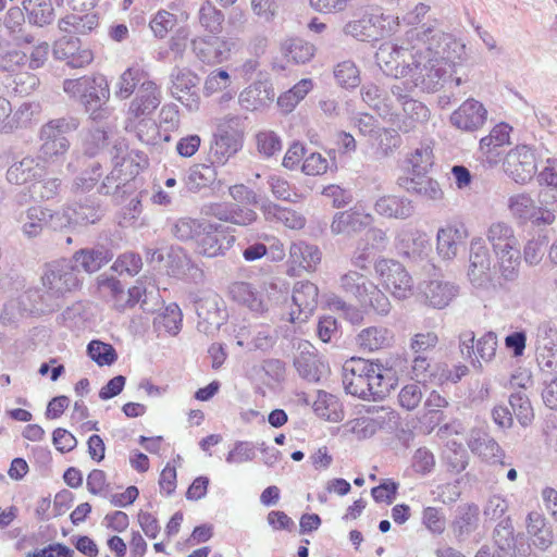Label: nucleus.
Segmentation results:
<instances>
[{"instance_id": "obj_6", "label": "nucleus", "mask_w": 557, "mask_h": 557, "mask_svg": "<svg viewBox=\"0 0 557 557\" xmlns=\"http://www.w3.org/2000/svg\"><path fill=\"white\" fill-rule=\"evenodd\" d=\"M197 330L214 335L228 319L225 301L216 294H209L196 301Z\"/></svg>"}, {"instance_id": "obj_46", "label": "nucleus", "mask_w": 557, "mask_h": 557, "mask_svg": "<svg viewBox=\"0 0 557 557\" xmlns=\"http://www.w3.org/2000/svg\"><path fill=\"white\" fill-rule=\"evenodd\" d=\"M87 355L98 366H111L117 360V352L111 344L92 339L87 345Z\"/></svg>"}, {"instance_id": "obj_50", "label": "nucleus", "mask_w": 557, "mask_h": 557, "mask_svg": "<svg viewBox=\"0 0 557 557\" xmlns=\"http://www.w3.org/2000/svg\"><path fill=\"white\" fill-rule=\"evenodd\" d=\"M509 209L516 218L522 221L532 220L540 210L528 194H519L510 197Z\"/></svg>"}, {"instance_id": "obj_17", "label": "nucleus", "mask_w": 557, "mask_h": 557, "mask_svg": "<svg viewBox=\"0 0 557 557\" xmlns=\"http://www.w3.org/2000/svg\"><path fill=\"white\" fill-rule=\"evenodd\" d=\"M46 176V168L39 159L27 156L9 166L5 173L8 183L27 186Z\"/></svg>"}, {"instance_id": "obj_36", "label": "nucleus", "mask_w": 557, "mask_h": 557, "mask_svg": "<svg viewBox=\"0 0 557 557\" xmlns=\"http://www.w3.org/2000/svg\"><path fill=\"white\" fill-rule=\"evenodd\" d=\"M315 48L301 38H290L282 44V52L288 61L305 64L314 55Z\"/></svg>"}, {"instance_id": "obj_31", "label": "nucleus", "mask_w": 557, "mask_h": 557, "mask_svg": "<svg viewBox=\"0 0 557 557\" xmlns=\"http://www.w3.org/2000/svg\"><path fill=\"white\" fill-rule=\"evenodd\" d=\"M27 21L24 7L12 5L8 9L3 22L4 28L9 36L25 44H33L35 37L25 32V23Z\"/></svg>"}, {"instance_id": "obj_13", "label": "nucleus", "mask_w": 557, "mask_h": 557, "mask_svg": "<svg viewBox=\"0 0 557 557\" xmlns=\"http://www.w3.org/2000/svg\"><path fill=\"white\" fill-rule=\"evenodd\" d=\"M374 221L371 213L360 206L351 207L334 214L331 223V232L334 235H357L369 228Z\"/></svg>"}, {"instance_id": "obj_8", "label": "nucleus", "mask_w": 557, "mask_h": 557, "mask_svg": "<svg viewBox=\"0 0 557 557\" xmlns=\"http://www.w3.org/2000/svg\"><path fill=\"white\" fill-rule=\"evenodd\" d=\"M505 173L518 184L530 182L537 168L533 150L527 145H519L511 149L504 158Z\"/></svg>"}, {"instance_id": "obj_45", "label": "nucleus", "mask_w": 557, "mask_h": 557, "mask_svg": "<svg viewBox=\"0 0 557 557\" xmlns=\"http://www.w3.org/2000/svg\"><path fill=\"white\" fill-rule=\"evenodd\" d=\"M487 239L492 244L495 253H499L504 248L516 244L512 228L504 222L493 223L490 226Z\"/></svg>"}, {"instance_id": "obj_23", "label": "nucleus", "mask_w": 557, "mask_h": 557, "mask_svg": "<svg viewBox=\"0 0 557 557\" xmlns=\"http://www.w3.org/2000/svg\"><path fill=\"white\" fill-rule=\"evenodd\" d=\"M228 296L237 304L247 307L251 312L263 313L268 310L264 295L252 284L234 282L228 286Z\"/></svg>"}, {"instance_id": "obj_37", "label": "nucleus", "mask_w": 557, "mask_h": 557, "mask_svg": "<svg viewBox=\"0 0 557 557\" xmlns=\"http://www.w3.org/2000/svg\"><path fill=\"white\" fill-rule=\"evenodd\" d=\"M243 147V141L227 135L214 134V143L211 145L210 153L213 162L224 164L231 157L236 154Z\"/></svg>"}, {"instance_id": "obj_63", "label": "nucleus", "mask_w": 557, "mask_h": 557, "mask_svg": "<svg viewBox=\"0 0 557 557\" xmlns=\"http://www.w3.org/2000/svg\"><path fill=\"white\" fill-rule=\"evenodd\" d=\"M399 483L393 479H384L377 486L371 488V495L376 503L392 504L398 494Z\"/></svg>"}, {"instance_id": "obj_2", "label": "nucleus", "mask_w": 557, "mask_h": 557, "mask_svg": "<svg viewBox=\"0 0 557 557\" xmlns=\"http://www.w3.org/2000/svg\"><path fill=\"white\" fill-rule=\"evenodd\" d=\"M401 57L403 67L397 71L400 76H410L414 87L423 91L434 92L443 87L447 77L445 67L430 51L423 49L397 50Z\"/></svg>"}, {"instance_id": "obj_54", "label": "nucleus", "mask_w": 557, "mask_h": 557, "mask_svg": "<svg viewBox=\"0 0 557 557\" xmlns=\"http://www.w3.org/2000/svg\"><path fill=\"white\" fill-rule=\"evenodd\" d=\"M201 227V221L191 218H181L172 224L171 234L181 242L197 240Z\"/></svg>"}, {"instance_id": "obj_53", "label": "nucleus", "mask_w": 557, "mask_h": 557, "mask_svg": "<svg viewBox=\"0 0 557 557\" xmlns=\"http://www.w3.org/2000/svg\"><path fill=\"white\" fill-rule=\"evenodd\" d=\"M509 404L513 414L522 426H527L532 422L534 418L533 408L529 397L524 393H512L509 396Z\"/></svg>"}, {"instance_id": "obj_30", "label": "nucleus", "mask_w": 557, "mask_h": 557, "mask_svg": "<svg viewBox=\"0 0 557 557\" xmlns=\"http://www.w3.org/2000/svg\"><path fill=\"white\" fill-rule=\"evenodd\" d=\"M321 251L317 245L304 240L293 243L289 249L290 262L299 268L313 271L321 261Z\"/></svg>"}, {"instance_id": "obj_27", "label": "nucleus", "mask_w": 557, "mask_h": 557, "mask_svg": "<svg viewBox=\"0 0 557 557\" xmlns=\"http://www.w3.org/2000/svg\"><path fill=\"white\" fill-rule=\"evenodd\" d=\"M374 210L377 214L388 219L406 220L414 213V206L406 197L386 195L375 201Z\"/></svg>"}, {"instance_id": "obj_22", "label": "nucleus", "mask_w": 557, "mask_h": 557, "mask_svg": "<svg viewBox=\"0 0 557 557\" xmlns=\"http://www.w3.org/2000/svg\"><path fill=\"white\" fill-rule=\"evenodd\" d=\"M511 127L507 123H499L492 128L490 134L480 140V151L484 156V162L494 166L502 157L499 148L509 144Z\"/></svg>"}, {"instance_id": "obj_51", "label": "nucleus", "mask_w": 557, "mask_h": 557, "mask_svg": "<svg viewBox=\"0 0 557 557\" xmlns=\"http://www.w3.org/2000/svg\"><path fill=\"white\" fill-rule=\"evenodd\" d=\"M268 186L277 200L295 203L301 198L297 188L292 186L287 180L280 175H270L268 178Z\"/></svg>"}, {"instance_id": "obj_42", "label": "nucleus", "mask_w": 557, "mask_h": 557, "mask_svg": "<svg viewBox=\"0 0 557 557\" xmlns=\"http://www.w3.org/2000/svg\"><path fill=\"white\" fill-rule=\"evenodd\" d=\"M147 77L148 74L139 66L128 67L119 78L115 96L120 99L128 98Z\"/></svg>"}, {"instance_id": "obj_38", "label": "nucleus", "mask_w": 557, "mask_h": 557, "mask_svg": "<svg viewBox=\"0 0 557 557\" xmlns=\"http://www.w3.org/2000/svg\"><path fill=\"white\" fill-rule=\"evenodd\" d=\"M183 314L177 304L172 302L165 307L164 312L153 319V327L157 332L164 331L171 335H177L182 329Z\"/></svg>"}, {"instance_id": "obj_40", "label": "nucleus", "mask_w": 557, "mask_h": 557, "mask_svg": "<svg viewBox=\"0 0 557 557\" xmlns=\"http://www.w3.org/2000/svg\"><path fill=\"white\" fill-rule=\"evenodd\" d=\"M369 285H373V283L356 271H349L341 277L342 288L346 293L354 295L361 304L367 302V295L370 290Z\"/></svg>"}, {"instance_id": "obj_3", "label": "nucleus", "mask_w": 557, "mask_h": 557, "mask_svg": "<svg viewBox=\"0 0 557 557\" xmlns=\"http://www.w3.org/2000/svg\"><path fill=\"white\" fill-rule=\"evenodd\" d=\"M79 124V119L74 115L52 119L42 124L38 134L40 158L46 162H54L64 156L70 149L66 135L75 132Z\"/></svg>"}, {"instance_id": "obj_14", "label": "nucleus", "mask_w": 557, "mask_h": 557, "mask_svg": "<svg viewBox=\"0 0 557 557\" xmlns=\"http://www.w3.org/2000/svg\"><path fill=\"white\" fill-rule=\"evenodd\" d=\"M300 352L294 359V367L299 376L310 383H319L329 374V363L324 361L317 349L310 344L299 345Z\"/></svg>"}, {"instance_id": "obj_24", "label": "nucleus", "mask_w": 557, "mask_h": 557, "mask_svg": "<svg viewBox=\"0 0 557 557\" xmlns=\"http://www.w3.org/2000/svg\"><path fill=\"white\" fill-rule=\"evenodd\" d=\"M275 97L274 88L269 79H258L245 88L239 95V102L247 110H258L270 104Z\"/></svg>"}, {"instance_id": "obj_44", "label": "nucleus", "mask_w": 557, "mask_h": 557, "mask_svg": "<svg viewBox=\"0 0 557 557\" xmlns=\"http://www.w3.org/2000/svg\"><path fill=\"white\" fill-rule=\"evenodd\" d=\"M312 88L311 79L304 78L277 98V106L285 113L290 112Z\"/></svg>"}, {"instance_id": "obj_19", "label": "nucleus", "mask_w": 557, "mask_h": 557, "mask_svg": "<svg viewBox=\"0 0 557 557\" xmlns=\"http://www.w3.org/2000/svg\"><path fill=\"white\" fill-rule=\"evenodd\" d=\"M486 117L487 110L484 106L474 99H468L453 112L450 122L457 128L473 132L484 125Z\"/></svg>"}, {"instance_id": "obj_9", "label": "nucleus", "mask_w": 557, "mask_h": 557, "mask_svg": "<svg viewBox=\"0 0 557 557\" xmlns=\"http://www.w3.org/2000/svg\"><path fill=\"white\" fill-rule=\"evenodd\" d=\"M375 271L384 286L398 299L406 298L412 289V278L405 267L395 260L381 259L375 262Z\"/></svg>"}, {"instance_id": "obj_28", "label": "nucleus", "mask_w": 557, "mask_h": 557, "mask_svg": "<svg viewBox=\"0 0 557 557\" xmlns=\"http://www.w3.org/2000/svg\"><path fill=\"white\" fill-rule=\"evenodd\" d=\"M458 286L446 281L433 280L426 283L423 295L429 306L443 309L457 296Z\"/></svg>"}, {"instance_id": "obj_33", "label": "nucleus", "mask_w": 557, "mask_h": 557, "mask_svg": "<svg viewBox=\"0 0 557 557\" xmlns=\"http://www.w3.org/2000/svg\"><path fill=\"white\" fill-rule=\"evenodd\" d=\"M216 173L211 165L196 164L189 169L183 178L184 189L181 191L198 193L214 184Z\"/></svg>"}, {"instance_id": "obj_64", "label": "nucleus", "mask_w": 557, "mask_h": 557, "mask_svg": "<svg viewBox=\"0 0 557 557\" xmlns=\"http://www.w3.org/2000/svg\"><path fill=\"white\" fill-rule=\"evenodd\" d=\"M413 471L420 475H428L434 470L435 457L426 447L418 448L411 460Z\"/></svg>"}, {"instance_id": "obj_52", "label": "nucleus", "mask_w": 557, "mask_h": 557, "mask_svg": "<svg viewBox=\"0 0 557 557\" xmlns=\"http://www.w3.org/2000/svg\"><path fill=\"white\" fill-rule=\"evenodd\" d=\"M493 539L498 548L504 552L515 549L518 545H523V536L520 533L515 535L512 524H496Z\"/></svg>"}, {"instance_id": "obj_55", "label": "nucleus", "mask_w": 557, "mask_h": 557, "mask_svg": "<svg viewBox=\"0 0 557 557\" xmlns=\"http://www.w3.org/2000/svg\"><path fill=\"white\" fill-rule=\"evenodd\" d=\"M334 77L338 85L349 89L359 86L360 72L352 61H343L335 66Z\"/></svg>"}, {"instance_id": "obj_18", "label": "nucleus", "mask_w": 557, "mask_h": 557, "mask_svg": "<svg viewBox=\"0 0 557 557\" xmlns=\"http://www.w3.org/2000/svg\"><path fill=\"white\" fill-rule=\"evenodd\" d=\"M383 20V14H381V16L376 14H364L358 20L347 23L344 27V32L346 35H350L360 41H377L387 33L384 25H382Z\"/></svg>"}, {"instance_id": "obj_61", "label": "nucleus", "mask_w": 557, "mask_h": 557, "mask_svg": "<svg viewBox=\"0 0 557 557\" xmlns=\"http://www.w3.org/2000/svg\"><path fill=\"white\" fill-rule=\"evenodd\" d=\"M445 459L448 470L456 474L462 472L469 465V455L467 450L457 442H451L449 451Z\"/></svg>"}, {"instance_id": "obj_16", "label": "nucleus", "mask_w": 557, "mask_h": 557, "mask_svg": "<svg viewBox=\"0 0 557 557\" xmlns=\"http://www.w3.org/2000/svg\"><path fill=\"white\" fill-rule=\"evenodd\" d=\"M21 305L30 313L46 314L59 310L63 306V298L57 292L46 287L34 288L24 293Z\"/></svg>"}, {"instance_id": "obj_32", "label": "nucleus", "mask_w": 557, "mask_h": 557, "mask_svg": "<svg viewBox=\"0 0 557 557\" xmlns=\"http://www.w3.org/2000/svg\"><path fill=\"white\" fill-rule=\"evenodd\" d=\"M166 273L175 278H183L193 269H196L194 262L186 250L180 246H171L165 251Z\"/></svg>"}, {"instance_id": "obj_57", "label": "nucleus", "mask_w": 557, "mask_h": 557, "mask_svg": "<svg viewBox=\"0 0 557 557\" xmlns=\"http://www.w3.org/2000/svg\"><path fill=\"white\" fill-rule=\"evenodd\" d=\"M397 50H413L416 51V47H412L411 49L405 48L395 44H385L382 45L379 49V52L376 53L377 61L384 62L385 65L389 69L391 72L395 70L394 75L397 76L399 73L397 71H400L403 67L401 63V57H397L396 53Z\"/></svg>"}, {"instance_id": "obj_20", "label": "nucleus", "mask_w": 557, "mask_h": 557, "mask_svg": "<svg viewBox=\"0 0 557 557\" xmlns=\"http://www.w3.org/2000/svg\"><path fill=\"white\" fill-rule=\"evenodd\" d=\"M54 219L61 221V214L58 212L53 213L47 208L32 206L28 207L25 212H21L17 221L22 223L21 230L23 235L32 239L41 235L49 221H53Z\"/></svg>"}, {"instance_id": "obj_43", "label": "nucleus", "mask_w": 557, "mask_h": 557, "mask_svg": "<svg viewBox=\"0 0 557 557\" xmlns=\"http://www.w3.org/2000/svg\"><path fill=\"white\" fill-rule=\"evenodd\" d=\"M172 87H171V94L173 97H175L178 101L184 103L183 97L180 96L181 92H186L190 97L195 95V92L191 91L193 88L197 86L199 83V77L194 74L189 70H181V69H174L172 74Z\"/></svg>"}, {"instance_id": "obj_25", "label": "nucleus", "mask_w": 557, "mask_h": 557, "mask_svg": "<svg viewBox=\"0 0 557 557\" xmlns=\"http://www.w3.org/2000/svg\"><path fill=\"white\" fill-rule=\"evenodd\" d=\"M193 49L199 60L208 64L221 63L230 53L228 44L218 36L193 40Z\"/></svg>"}, {"instance_id": "obj_1", "label": "nucleus", "mask_w": 557, "mask_h": 557, "mask_svg": "<svg viewBox=\"0 0 557 557\" xmlns=\"http://www.w3.org/2000/svg\"><path fill=\"white\" fill-rule=\"evenodd\" d=\"M63 90L78 101L92 121L101 122L109 117L110 87L103 75L67 78L63 82Z\"/></svg>"}, {"instance_id": "obj_47", "label": "nucleus", "mask_w": 557, "mask_h": 557, "mask_svg": "<svg viewBox=\"0 0 557 557\" xmlns=\"http://www.w3.org/2000/svg\"><path fill=\"white\" fill-rule=\"evenodd\" d=\"M499 259L502 275L507 281H512L518 275L517 267L520 263V250L515 245L508 246L496 253Z\"/></svg>"}, {"instance_id": "obj_34", "label": "nucleus", "mask_w": 557, "mask_h": 557, "mask_svg": "<svg viewBox=\"0 0 557 557\" xmlns=\"http://www.w3.org/2000/svg\"><path fill=\"white\" fill-rule=\"evenodd\" d=\"M313 410L318 417L330 422H339L344 419V410L339 399L325 391L318 392Z\"/></svg>"}, {"instance_id": "obj_11", "label": "nucleus", "mask_w": 557, "mask_h": 557, "mask_svg": "<svg viewBox=\"0 0 557 557\" xmlns=\"http://www.w3.org/2000/svg\"><path fill=\"white\" fill-rule=\"evenodd\" d=\"M103 214L104 210L98 197L76 195L72 205L61 214V220L65 219L69 224L86 226L100 221Z\"/></svg>"}, {"instance_id": "obj_26", "label": "nucleus", "mask_w": 557, "mask_h": 557, "mask_svg": "<svg viewBox=\"0 0 557 557\" xmlns=\"http://www.w3.org/2000/svg\"><path fill=\"white\" fill-rule=\"evenodd\" d=\"M160 104V91L148 77L138 88L137 95L131 102L129 112L135 116L151 114Z\"/></svg>"}, {"instance_id": "obj_48", "label": "nucleus", "mask_w": 557, "mask_h": 557, "mask_svg": "<svg viewBox=\"0 0 557 557\" xmlns=\"http://www.w3.org/2000/svg\"><path fill=\"white\" fill-rule=\"evenodd\" d=\"M389 332L384 327L371 326L364 329L358 335V341L361 347L370 351L377 350L389 342Z\"/></svg>"}, {"instance_id": "obj_4", "label": "nucleus", "mask_w": 557, "mask_h": 557, "mask_svg": "<svg viewBox=\"0 0 557 557\" xmlns=\"http://www.w3.org/2000/svg\"><path fill=\"white\" fill-rule=\"evenodd\" d=\"M83 280L71 258L48 263L41 277L44 287L57 292L63 299L67 293L81 288Z\"/></svg>"}, {"instance_id": "obj_12", "label": "nucleus", "mask_w": 557, "mask_h": 557, "mask_svg": "<svg viewBox=\"0 0 557 557\" xmlns=\"http://www.w3.org/2000/svg\"><path fill=\"white\" fill-rule=\"evenodd\" d=\"M115 256L112 242L97 243L90 247L76 250L71 260L75 268L87 274L98 272L108 264Z\"/></svg>"}, {"instance_id": "obj_21", "label": "nucleus", "mask_w": 557, "mask_h": 557, "mask_svg": "<svg viewBox=\"0 0 557 557\" xmlns=\"http://www.w3.org/2000/svg\"><path fill=\"white\" fill-rule=\"evenodd\" d=\"M470 450L490 463H503L504 451L499 444L486 432L474 429L468 441Z\"/></svg>"}, {"instance_id": "obj_15", "label": "nucleus", "mask_w": 557, "mask_h": 557, "mask_svg": "<svg viewBox=\"0 0 557 557\" xmlns=\"http://www.w3.org/2000/svg\"><path fill=\"white\" fill-rule=\"evenodd\" d=\"M429 172H409V175L398 176L396 184L407 193L422 196L430 200L443 198V190L437 181L428 176Z\"/></svg>"}, {"instance_id": "obj_39", "label": "nucleus", "mask_w": 557, "mask_h": 557, "mask_svg": "<svg viewBox=\"0 0 557 557\" xmlns=\"http://www.w3.org/2000/svg\"><path fill=\"white\" fill-rule=\"evenodd\" d=\"M102 166L99 161H92L77 175L73 182L72 190L75 195H85L94 189L102 176Z\"/></svg>"}, {"instance_id": "obj_60", "label": "nucleus", "mask_w": 557, "mask_h": 557, "mask_svg": "<svg viewBox=\"0 0 557 557\" xmlns=\"http://www.w3.org/2000/svg\"><path fill=\"white\" fill-rule=\"evenodd\" d=\"M383 371V367L379 364V370L370 374V379L368 380L371 398L374 400L386 397L393 387L392 379L386 377Z\"/></svg>"}, {"instance_id": "obj_35", "label": "nucleus", "mask_w": 557, "mask_h": 557, "mask_svg": "<svg viewBox=\"0 0 557 557\" xmlns=\"http://www.w3.org/2000/svg\"><path fill=\"white\" fill-rule=\"evenodd\" d=\"M319 289L309 281L297 282L293 290V302L302 312L311 313L318 305Z\"/></svg>"}, {"instance_id": "obj_59", "label": "nucleus", "mask_w": 557, "mask_h": 557, "mask_svg": "<svg viewBox=\"0 0 557 557\" xmlns=\"http://www.w3.org/2000/svg\"><path fill=\"white\" fill-rule=\"evenodd\" d=\"M408 162L411 165L410 172H429L434 164L431 146L421 145L410 154Z\"/></svg>"}, {"instance_id": "obj_49", "label": "nucleus", "mask_w": 557, "mask_h": 557, "mask_svg": "<svg viewBox=\"0 0 557 557\" xmlns=\"http://www.w3.org/2000/svg\"><path fill=\"white\" fill-rule=\"evenodd\" d=\"M156 294V306L160 305V295L159 290H150L148 292L143 285H135L127 290V299L124 305H121V309H125L126 307H134L135 305L140 302V307L146 312H153L156 310L154 307L149 306L148 298Z\"/></svg>"}, {"instance_id": "obj_56", "label": "nucleus", "mask_w": 557, "mask_h": 557, "mask_svg": "<svg viewBox=\"0 0 557 557\" xmlns=\"http://www.w3.org/2000/svg\"><path fill=\"white\" fill-rule=\"evenodd\" d=\"M343 384L347 394L358 396L361 399L368 400L371 398L369 379L361 377L350 372L347 366L344 367Z\"/></svg>"}, {"instance_id": "obj_58", "label": "nucleus", "mask_w": 557, "mask_h": 557, "mask_svg": "<svg viewBox=\"0 0 557 557\" xmlns=\"http://www.w3.org/2000/svg\"><path fill=\"white\" fill-rule=\"evenodd\" d=\"M257 149L264 158H271L282 150L281 137L273 131H262L256 135Z\"/></svg>"}, {"instance_id": "obj_10", "label": "nucleus", "mask_w": 557, "mask_h": 557, "mask_svg": "<svg viewBox=\"0 0 557 557\" xmlns=\"http://www.w3.org/2000/svg\"><path fill=\"white\" fill-rule=\"evenodd\" d=\"M468 277L473 287L488 289L493 285L491 258L482 238H474L470 245Z\"/></svg>"}, {"instance_id": "obj_41", "label": "nucleus", "mask_w": 557, "mask_h": 557, "mask_svg": "<svg viewBox=\"0 0 557 557\" xmlns=\"http://www.w3.org/2000/svg\"><path fill=\"white\" fill-rule=\"evenodd\" d=\"M201 27L210 34L218 35L222 32L224 14L210 0H206L198 12Z\"/></svg>"}, {"instance_id": "obj_5", "label": "nucleus", "mask_w": 557, "mask_h": 557, "mask_svg": "<svg viewBox=\"0 0 557 557\" xmlns=\"http://www.w3.org/2000/svg\"><path fill=\"white\" fill-rule=\"evenodd\" d=\"M428 32L432 35L428 37L426 32L423 34L428 41L423 50L430 51L445 67L449 66L456 72V66L461 64L466 53V46L450 34L431 29Z\"/></svg>"}, {"instance_id": "obj_7", "label": "nucleus", "mask_w": 557, "mask_h": 557, "mask_svg": "<svg viewBox=\"0 0 557 557\" xmlns=\"http://www.w3.org/2000/svg\"><path fill=\"white\" fill-rule=\"evenodd\" d=\"M234 242L235 236L228 234L224 225L202 221V227L196 240L197 251L209 258L222 256Z\"/></svg>"}, {"instance_id": "obj_29", "label": "nucleus", "mask_w": 557, "mask_h": 557, "mask_svg": "<svg viewBox=\"0 0 557 557\" xmlns=\"http://www.w3.org/2000/svg\"><path fill=\"white\" fill-rule=\"evenodd\" d=\"M27 22L32 26L46 27L55 18V11L51 0H23Z\"/></svg>"}, {"instance_id": "obj_62", "label": "nucleus", "mask_w": 557, "mask_h": 557, "mask_svg": "<svg viewBox=\"0 0 557 557\" xmlns=\"http://www.w3.org/2000/svg\"><path fill=\"white\" fill-rule=\"evenodd\" d=\"M256 458V446L252 442L237 441L234 448L226 455L227 463H243Z\"/></svg>"}]
</instances>
